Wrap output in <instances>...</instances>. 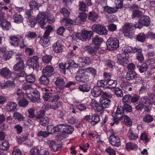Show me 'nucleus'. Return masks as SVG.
Here are the masks:
<instances>
[{"instance_id":"obj_1","label":"nucleus","mask_w":155,"mask_h":155,"mask_svg":"<svg viewBox=\"0 0 155 155\" xmlns=\"http://www.w3.org/2000/svg\"><path fill=\"white\" fill-rule=\"evenodd\" d=\"M151 22L149 17L146 15H142L138 19V22L135 24L132 23H126L123 28L124 35L131 37L133 35V31L136 28L141 29L144 26L148 27Z\"/></svg>"},{"instance_id":"obj_2","label":"nucleus","mask_w":155,"mask_h":155,"mask_svg":"<svg viewBox=\"0 0 155 155\" xmlns=\"http://www.w3.org/2000/svg\"><path fill=\"white\" fill-rule=\"evenodd\" d=\"M0 73L1 75L4 78L8 79L11 78L12 80L18 79L20 77L26 76L25 72L22 71L19 73L13 72L11 73V71L7 67L3 68L0 70Z\"/></svg>"},{"instance_id":"obj_3","label":"nucleus","mask_w":155,"mask_h":155,"mask_svg":"<svg viewBox=\"0 0 155 155\" xmlns=\"http://www.w3.org/2000/svg\"><path fill=\"white\" fill-rule=\"evenodd\" d=\"M152 107V103L150 99L147 96H144L140 98L139 104L135 106V108L137 111H141L144 108L146 111H150Z\"/></svg>"},{"instance_id":"obj_4","label":"nucleus","mask_w":155,"mask_h":155,"mask_svg":"<svg viewBox=\"0 0 155 155\" xmlns=\"http://www.w3.org/2000/svg\"><path fill=\"white\" fill-rule=\"evenodd\" d=\"M126 51V49L124 52L118 54L116 60L117 63L118 64V65H120L123 67L124 69L129 63V55L128 54L129 52Z\"/></svg>"},{"instance_id":"obj_5","label":"nucleus","mask_w":155,"mask_h":155,"mask_svg":"<svg viewBox=\"0 0 155 155\" xmlns=\"http://www.w3.org/2000/svg\"><path fill=\"white\" fill-rule=\"evenodd\" d=\"M117 81L112 79L104 81V80L97 81V87H101V90H104L106 88L112 89L116 87Z\"/></svg>"},{"instance_id":"obj_6","label":"nucleus","mask_w":155,"mask_h":155,"mask_svg":"<svg viewBox=\"0 0 155 155\" xmlns=\"http://www.w3.org/2000/svg\"><path fill=\"white\" fill-rule=\"evenodd\" d=\"M99 102V104H97V118L99 119L97 123L100 120L98 114H101L104 112V109L108 108L111 103V101L109 99L104 97H101Z\"/></svg>"},{"instance_id":"obj_7","label":"nucleus","mask_w":155,"mask_h":155,"mask_svg":"<svg viewBox=\"0 0 155 155\" xmlns=\"http://www.w3.org/2000/svg\"><path fill=\"white\" fill-rule=\"evenodd\" d=\"M93 34L92 31H87L84 30L82 33H78L75 35H72V39L74 40L77 41L79 39L82 41H86L87 39H90Z\"/></svg>"},{"instance_id":"obj_8","label":"nucleus","mask_w":155,"mask_h":155,"mask_svg":"<svg viewBox=\"0 0 155 155\" xmlns=\"http://www.w3.org/2000/svg\"><path fill=\"white\" fill-rule=\"evenodd\" d=\"M106 46L109 51H115L119 47V41L117 38L111 37L107 41Z\"/></svg>"},{"instance_id":"obj_9","label":"nucleus","mask_w":155,"mask_h":155,"mask_svg":"<svg viewBox=\"0 0 155 155\" xmlns=\"http://www.w3.org/2000/svg\"><path fill=\"white\" fill-rule=\"evenodd\" d=\"M75 78L78 81L84 83H87L89 80L87 73L82 69H80L77 72Z\"/></svg>"},{"instance_id":"obj_10","label":"nucleus","mask_w":155,"mask_h":155,"mask_svg":"<svg viewBox=\"0 0 155 155\" xmlns=\"http://www.w3.org/2000/svg\"><path fill=\"white\" fill-rule=\"evenodd\" d=\"M126 51L129 53H135L137 52L136 53L137 59L141 61L143 60V57L141 49H137L135 47L133 48L131 46H128L126 48Z\"/></svg>"},{"instance_id":"obj_11","label":"nucleus","mask_w":155,"mask_h":155,"mask_svg":"<svg viewBox=\"0 0 155 155\" xmlns=\"http://www.w3.org/2000/svg\"><path fill=\"white\" fill-rule=\"evenodd\" d=\"M125 78L127 80L129 81H136L137 79V82H140L142 80V78L134 71H128L125 75Z\"/></svg>"},{"instance_id":"obj_12","label":"nucleus","mask_w":155,"mask_h":155,"mask_svg":"<svg viewBox=\"0 0 155 155\" xmlns=\"http://www.w3.org/2000/svg\"><path fill=\"white\" fill-rule=\"evenodd\" d=\"M55 83L58 91L59 93H62L63 91V89L65 87V84L64 79L61 77L57 78Z\"/></svg>"},{"instance_id":"obj_13","label":"nucleus","mask_w":155,"mask_h":155,"mask_svg":"<svg viewBox=\"0 0 155 155\" xmlns=\"http://www.w3.org/2000/svg\"><path fill=\"white\" fill-rule=\"evenodd\" d=\"M39 57L37 56H34L30 58L28 60V63L34 69H38L39 67V64L38 60Z\"/></svg>"},{"instance_id":"obj_14","label":"nucleus","mask_w":155,"mask_h":155,"mask_svg":"<svg viewBox=\"0 0 155 155\" xmlns=\"http://www.w3.org/2000/svg\"><path fill=\"white\" fill-rule=\"evenodd\" d=\"M27 98L33 102H37L39 100L40 94L39 91L35 90L33 92L31 91L27 94Z\"/></svg>"},{"instance_id":"obj_15","label":"nucleus","mask_w":155,"mask_h":155,"mask_svg":"<svg viewBox=\"0 0 155 155\" xmlns=\"http://www.w3.org/2000/svg\"><path fill=\"white\" fill-rule=\"evenodd\" d=\"M46 15L43 12H40L37 16V21L39 25L42 29L44 28V26L46 24Z\"/></svg>"},{"instance_id":"obj_16","label":"nucleus","mask_w":155,"mask_h":155,"mask_svg":"<svg viewBox=\"0 0 155 155\" xmlns=\"http://www.w3.org/2000/svg\"><path fill=\"white\" fill-rule=\"evenodd\" d=\"M109 140L110 143L112 145L118 147L121 145V142L119 138L114 134L111 135Z\"/></svg>"},{"instance_id":"obj_17","label":"nucleus","mask_w":155,"mask_h":155,"mask_svg":"<svg viewBox=\"0 0 155 155\" xmlns=\"http://www.w3.org/2000/svg\"><path fill=\"white\" fill-rule=\"evenodd\" d=\"M43 74L48 77L51 76L54 73L53 67L51 65H47L44 67L42 70Z\"/></svg>"},{"instance_id":"obj_18","label":"nucleus","mask_w":155,"mask_h":155,"mask_svg":"<svg viewBox=\"0 0 155 155\" xmlns=\"http://www.w3.org/2000/svg\"><path fill=\"white\" fill-rule=\"evenodd\" d=\"M21 37L15 35L10 36L9 38V41L11 44L15 47H18L19 45Z\"/></svg>"},{"instance_id":"obj_19","label":"nucleus","mask_w":155,"mask_h":155,"mask_svg":"<svg viewBox=\"0 0 155 155\" xmlns=\"http://www.w3.org/2000/svg\"><path fill=\"white\" fill-rule=\"evenodd\" d=\"M52 48L53 51L55 53H60L62 52L63 46L61 41H58L53 44Z\"/></svg>"},{"instance_id":"obj_20","label":"nucleus","mask_w":155,"mask_h":155,"mask_svg":"<svg viewBox=\"0 0 155 155\" xmlns=\"http://www.w3.org/2000/svg\"><path fill=\"white\" fill-rule=\"evenodd\" d=\"M86 17L87 15L85 13H80L78 17L74 20V22L76 25H80L82 22L85 21Z\"/></svg>"},{"instance_id":"obj_21","label":"nucleus","mask_w":155,"mask_h":155,"mask_svg":"<svg viewBox=\"0 0 155 155\" xmlns=\"http://www.w3.org/2000/svg\"><path fill=\"white\" fill-rule=\"evenodd\" d=\"M48 143L49 147L53 151H56L61 149V147L58 144H57L53 140H48Z\"/></svg>"},{"instance_id":"obj_22","label":"nucleus","mask_w":155,"mask_h":155,"mask_svg":"<svg viewBox=\"0 0 155 155\" xmlns=\"http://www.w3.org/2000/svg\"><path fill=\"white\" fill-rule=\"evenodd\" d=\"M25 64L22 61H20L17 62L13 66V69L15 71H24L23 70L25 68ZM24 72H25L24 71Z\"/></svg>"},{"instance_id":"obj_23","label":"nucleus","mask_w":155,"mask_h":155,"mask_svg":"<svg viewBox=\"0 0 155 155\" xmlns=\"http://www.w3.org/2000/svg\"><path fill=\"white\" fill-rule=\"evenodd\" d=\"M137 66L141 73H143L149 69L147 62L143 63L140 62L137 64Z\"/></svg>"},{"instance_id":"obj_24","label":"nucleus","mask_w":155,"mask_h":155,"mask_svg":"<svg viewBox=\"0 0 155 155\" xmlns=\"http://www.w3.org/2000/svg\"><path fill=\"white\" fill-rule=\"evenodd\" d=\"M128 137L130 140L136 141L138 138V134L134 133V131L130 128L127 133Z\"/></svg>"},{"instance_id":"obj_25","label":"nucleus","mask_w":155,"mask_h":155,"mask_svg":"<svg viewBox=\"0 0 155 155\" xmlns=\"http://www.w3.org/2000/svg\"><path fill=\"white\" fill-rule=\"evenodd\" d=\"M40 43L44 47L48 46L50 44L48 36H45L44 35L42 38L40 39Z\"/></svg>"},{"instance_id":"obj_26","label":"nucleus","mask_w":155,"mask_h":155,"mask_svg":"<svg viewBox=\"0 0 155 155\" xmlns=\"http://www.w3.org/2000/svg\"><path fill=\"white\" fill-rule=\"evenodd\" d=\"M77 64H76V65L80 67H85L88 64L87 62V60L84 58L80 57L78 58L77 60Z\"/></svg>"},{"instance_id":"obj_27","label":"nucleus","mask_w":155,"mask_h":155,"mask_svg":"<svg viewBox=\"0 0 155 155\" xmlns=\"http://www.w3.org/2000/svg\"><path fill=\"white\" fill-rule=\"evenodd\" d=\"M107 31L105 27L100 24H97V34L101 35L107 34Z\"/></svg>"},{"instance_id":"obj_28","label":"nucleus","mask_w":155,"mask_h":155,"mask_svg":"<svg viewBox=\"0 0 155 155\" xmlns=\"http://www.w3.org/2000/svg\"><path fill=\"white\" fill-rule=\"evenodd\" d=\"M103 90H101V87H97V97L101 95L107 98H111L112 97V94L109 93L104 92Z\"/></svg>"},{"instance_id":"obj_29","label":"nucleus","mask_w":155,"mask_h":155,"mask_svg":"<svg viewBox=\"0 0 155 155\" xmlns=\"http://www.w3.org/2000/svg\"><path fill=\"white\" fill-rule=\"evenodd\" d=\"M14 20V22L18 24L22 23L23 21V18L20 14L17 13L14 14L12 16Z\"/></svg>"},{"instance_id":"obj_30","label":"nucleus","mask_w":155,"mask_h":155,"mask_svg":"<svg viewBox=\"0 0 155 155\" xmlns=\"http://www.w3.org/2000/svg\"><path fill=\"white\" fill-rule=\"evenodd\" d=\"M17 106V105L15 102H9L6 105V108L8 111H10L16 110Z\"/></svg>"},{"instance_id":"obj_31","label":"nucleus","mask_w":155,"mask_h":155,"mask_svg":"<svg viewBox=\"0 0 155 155\" xmlns=\"http://www.w3.org/2000/svg\"><path fill=\"white\" fill-rule=\"evenodd\" d=\"M148 134L146 132H142L140 135V140L144 142L145 144H147L150 141V139L148 137Z\"/></svg>"},{"instance_id":"obj_32","label":"nucleus","mask_w":155,"mask_h":155,"mask_svg":"<svg viewBox=\"0 0 155 155\" xmlns=\"http://www.w3.org/2000/svg\"><path fill=\"white\" fill-rule=\"evenodd\" d=\"M84 49L91 55H94L96 54L97 47L96 46L92 47L89 46H87L85 47Z\"/></svg>"},{"instance_id":"obj_33","label":"nucleus","mask_w":155,"mask_h":155,"mask_svg":"<svg viewBox=\"0 0 155 155\" xmlns=\"http://www.w3.org/2000/svg\"><path fill=\"white\" fill-rule=\"evenodd\" d=\"M142 12L141 11L138 10H134L132 12L131 18L133 19H137L139 18L142 16Z\"/></svg>"},{"instance_id":"obj_34","label":"nucleus","mask_w":155,"mask_h":155,"mask_svg":"<svg viewBox=\"0 0 155 155\" xmlns=\"http://www.w3.org/2000/svg\"><path fill=\"white\" fill-rule=\"evenodd\" d=\"M0 26L4 30H8L11 28V24L10 22L6 21H3L0 24Z\"/></svg>"},{"instance_id":"obj_35","label":"nucleus","mask_w":155,"mask_h":155,"mask_svg":"<svg viewBox=\"0 0 155 155\" xmlns=\"http://www.w3.org/2000/svg\"><path fill=\"white\" fill-rule=\"evenodd\" d=\"M47 76L43 74L39 78V81L41 84L47 85L49 83V79Z\"/></svg>"},{"instance_id":"obj_36","label":"nucleus","mask_w":155,"mask_h":155,"mask_svg":"<svg viewBox=\"0 0 155 155\" xmlns=\"http://www.w3.org/2000/svg\"><path fill=\"white\" fill-rule=\"evenodd\" d=\"M106 46V43L105 42L102 38H100L97 36V52L99 48H104Z\"/></svg>"},{"instance_id":"obj_37","label":"nucleus","mask_w":155,"mask_h":155,"mask_svg":"<svg viewBox=\"0 0 155 155\" xmlns=\"http://www.w3.org/2000/svg\"><path fill=\"white\" fill-rule=\"evenodd\" d=\"M148 68L152 70L155 69V59L150 58L147 61Z\"/></svg>"},{"instance_id":"obj_38","label":"nucleus","mask_w":155,"mask_h":155,"mask_svg":"<svg viewBox=\"0 0 155 155\" xmlns=\"http://www.w3.org/2000/svg\"><path fill=\"white\" fill-rule=\"evenodd\" d=\"M79 90L82 92H88L90 90L89 86L87 84L80 85L78 87Z\"/></svg>"},{"instance_id":"obj_39","label":"nucleus","mask_w":155,"mask_h":155,"mask_svg":"<svg viewBox=\"0 0 155 155\" xmlns=\"http://www.w3.org/2000/svg\"><path fill=\"white\" fill-rule=\"evenodd\" d=\"M9 145L7 141L4 140L2 141L1 144H0V149L3 150H7L9 149Z\"/></svg>"},{"instance_id":"obj_40","label":"nucleus","mask_w":155,"mask_h":155,"mask_svg":"<svg viewBox=\"0 0 155 155\" xmlns=\"http://www.w3.org/2000/svg\"><path fill=\"white\" fill-rule=\"evenodd\" d=\"M66 66H67L66 69L67 70H69L71 69L72 68H76L77 67V65H76L75 62L73 60H70L68 61H67L66 62Z\"/></svg>"},{"instance_id":"obj_41","label":"nucleus","mask_w":155,"mask_h":155,"mask_svg":"<svg viewBox=\"0 0 155 155\" xmlns=\"http://www.w3.org/2000/svg\"><path fill=\"white\" fill-rule=\"evenodd\" d=\"M125 148L128 151L130 150H134L137 148V145L135 143L129 142L126 144Z\"/></svg>"},{"instance_id":"obj_42","label":"nucleus","mask_w":155,"mask_h":155,"mask_svg":"<svg viewBox=\"0 0 155 155\" xmlns=\"http://www.w3.org/2000/svg\"><path fill=\"white\" fill-rule=\"evenodd\" d=\"M74 130V128L72 126L65 124L64 131V133L70 134L72 133Z\"/></svg>"},{"instance_id":"obj_43","label":"nucleus","mask_w":155,"mask_h":155,"mask_svg":"<svg viewBox=\"0 0 155 155\" xmlns=\"http://www.w3.org/2000/svg\"><path fill=\"white\" fill-rule=\"evenodd\" d=\"M103 8L105 12L110 14H112L115 13L117 11L116 8L109 7L108 6H104Z\"/></svg>"},{"instance_id":"obj_44","label":"nucleus","mask_w":155,"mask_h":155,"mask_svg":"<svg viewBox=\"0 0 155 155\" xmlns=\"http://www.w3.org/2000/svg\"><path fill=\"white\" fill-rule=\"evenodd\" d=\"M29 5L31 10L37 9L39 7V4L36 0H32L29 3Z\"/></svg>"},{"instance_id":"obj_45","label":"nucleus","mask_w":155,"mask_h":155,"mask_svg":"<svg viewBox=\"0 0 155 155\" xmlns=\"http://www.w3.org/2000/svg\"><path fill=\"white\" fill-rule=\"evenodd\" d=\"M3 89L5 88H11L15 86V83L13 81H8L2 85Z\"/></svg>"},{"instance_id":"obj_46","label":"nucleus","mask_w":155,"mask_h":155,"mask_svg":"<svg viewBox=\"0 0 155 155\" xmlns=\"http://www.w3.org/2000/svg\"><path fill=\"white\" fill-rule=\"evenodd\" d=\"M123 104L124 105L123 107L126 114L130 113L132 111V107L130 105L127 103Z\"/></svg>"},{"instance_id":"obj_47","label":"nucleus","mask_w":155,"mask_h":155,"mask_svg":"<svg viewBox=\"0 0 155 155\" xmlns=\"http://www.w3.org/2000/svg\"><path fill=\"white\" fill-rule=\"evenodd\" d=\"M120 119L126 123L128 125H131L132 124V122L130 118L127 115H124L120 117Z\"/></svg>"},{"instance_id":"obj_48","label":"nucleus","mask_w":155,"mask_h":155,"mask_svg":"<svg viewBox=\"0 0 155 155\" xmlns=\"http://www.w3.org/2000/svg\"><path fill=\"white\" fill-rule=\"evenodd\" d=\"M153 120V118L152 116L149 114H147L143 118V121L147 124L151 123Z\"/></svg>"},{"instance_id":"obj_49","label":"nucleus","mask_w":155,"mask_h":155,"mask_svg":"<svg viewBox=\"0 0 155 155\" xmlns=\"http://www.w3.org/2000/svg\"><path fill=\"white\" fill-rule=\"evenodd\" d=\"M116 59L114 60L113 59V60L108 59L107 60L106 62V64L109 68L113 69V67L115 66L116 63H117L116 62Z\"/></svg>"},{"instance_id":"obj_50","label":"nucleus","mask_w":155,"mask_h":155,"mask_svg":"<svg viewBox=\"0 0 155 155\" xmlns=\"http://www.w3.org/2000/svg\"><path fill=\"white\" fill-rule=\"evenodd\" d=\"M25 74L26 73H25ZM26 77V80L28 83H33L35 81V77L32 74H30L26 76H26L22 77Z\"/></svg>"},{"instance_id":"obj_51","label":"nucleus","mask_w":155,"mask_h":155,"mask_svg":"<svg viewBox=\"0 0 155 155\" xmlns=\"http://www.w3.org/2000/svg\"><path fill=\"white\" fill-rule=\"evenodd\" d=\"M31 18L27 20V23L31 27H34L36 23V20L35 17H32Z\"/></svg>"},{"instance_id":"obj_52","label":"nucleus","mask_w":155,"mask_h":155,"mask_svg":"<svg viewBox=\"0 0 155 155\" xmlns=\"http://www.w3.org/2000/svg\"><path fill=\"white\" fill-rule=\"evenodd\" d=\"M49 121V119L47 117H43L40 119L39 124L42 126H46L48 124Z\"/></svg>"},{"instance_id":"obj_53","label":"nucleus","mask_w":155,"mask_h":155,"mask_svg":"<svg viewBox=\"0 0 155 155\" xmlns=\"http://www.w3.org/2000/svg\"><path fill=\"white\" fill-rule=\"evenodd\" d=\"M131 94H128L124 96L122 98L123 103L131 104Z\"/></svg>"},{"instance_id":"obj_54","label":"nucleus","mask_w":155,"mask_h":155,"mask_svg":"<svg viewBox=\"0 0 155 155\" xmlns=\"http://www.w3.org/2000/svg\"><path fill=\"white\" fill-rule=\"evenodd\" d=\"M88 19L92 21H95L97 19V13L93 12H91L88 16Z\"/></svg>"},{"instance_id":"obj_55","label":"nucleus","mask_w":155,"mask_h":155,"mask_svg":"<svg viewBox=\"0 0 155 155\" xmlns=\"http://www.w3.org/2000/svg\"><path fill=\"white\" fill-rule=\"evenodd\" d=\"M0 58H2L5 60H7L9 59L10 57L8 52L0 51Z\"/></svg>"},{"instance_id":"obj_56","label":"nucleus","mask_w":155,"mask_h":155,"mask_svg":"<svg viewBox=\"0 0 155 155\" xmlns=\"http://www.w3.org/2000/svg\"><path fill=\"white\" fill-rule=\"evenodd\" d=\"M140 98V96L137 94H131V103H134L138 101Z\"/></svg>"},{"instance_id":"obj_57","label":"nucleus","mask_w":155,"mask_h":155,"mask_svg":"<svg viewBox=\"0 0 155 155\" xmlns=\"http://www.w3.org/2000/svg\"><path fill=\"white\" fill-rule=\"evenodd\" d=\"M60 12L65 18H67L70 14V11L65 8H61L60 10Z\"/></svg>"},{"instance_id":"obj_58","label":"nucleus","mask_w":155,"mask_h":155,"mask_svg":"<svg viewBox=\"0 0 155 155\" xmlns=\"http://www.w3.org/2000/svg\"><path fill=\"white\" fill-rule=\"evenodd\" d=\"M116 114V115H120L122 116L123 115V114H126L123 107L121 106H119L117 107Z\"/></svg>"},{"instance_id":"obj_59","label":"nucleus","mask_w":155,"mask_h":155,"mask_svg":"<svg viewBox=\"0 0 155 155\" xmlns=\"http://www.w3.org/2000/svg\"><path fill=\"white\" fill-rule=\"evenodd\" d=\"M47 130L48 131V133L49 134H53L55 132H56L55 129V127L52 125H49L47 127Z\"/></svg>"},{"instance_id":"obj_60","label":"nucleus","mask_w":155,"mask_h":155,"mask_svg":"<svg viewBox=\"0 0 155 155\" xmlns=\"http://www.w3.org/2000/svg\"><path fill=\"white\" fill-rule=\"evenodd\" d=\"M13 116L15 119H17L19 121H23L24 119V117L23 115L17 112L14 113Z\"/></svg>"},{"instance_id":"obj_61","label":"nucleus","mask_w":155,"mask_h":155,"mask_svg":"<svg viewBox=\"0 0 155 155\" xmlns=\"http://www.w3.org/2000/svg\"><path fill=\"white\" fill-rule=\"evenodd\" d=\"M52 56L50 55H46L43 56L42 60L45 63H48L51 60Z\"/></svg>"},{"instance_id":"obj_62","label":"nucleus","mask_w":155,"mask_h":155,"mask_svg":"<svg viewBox=\"0 0 155 155\" xmlns=\"http://www.w3.org/2000/svg\"><path fill=\"white\" fill-rule=\"evenodd\" d=\"M65 124H59L55 126L56 132H64Z\"/></svg>"},{"instance_id":"obj_63","label":"nucleus","mask_w":155,"mask_h":155,"mask_svg":"<svg viewBox=\"0 0 155 155\" xmlns=\"http://www.w3.org/2000/svg\"><path fill=\"white\" fill-rule=\"evenodd\" d=\"M63 22L64 25L66 26H68L73 24L74 21L67 18H63Z\"/></svg>"},{"instance_id":"obj_64","label":"nucleus","mask_w":155,"mask_h":155,"mask_svg":"<svg viewBox=\"0 0 155 155\" xmlns=\"http://www.w3.org/2000/svg\"><path fill=\"white\" fill-rule=\"evenodd\" d=\"M105 151L109 155H116L115 150L110 147H108L106 148Z\"/></svg>"}]
</instances>
